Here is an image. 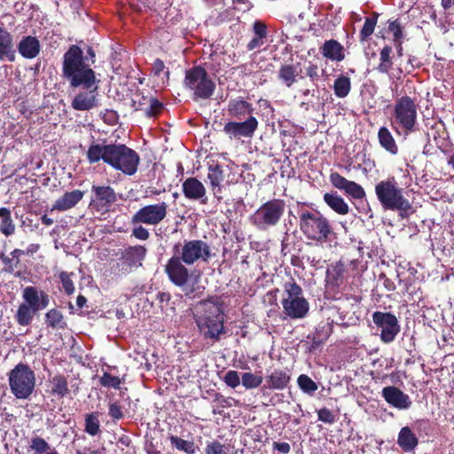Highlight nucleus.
Listing matches in <instances>:
<instances>
[{"label": "nucleus", "instance_id": "nucleus-8", "mask_svg": "<svg viewBox=\"0 0 454 454\" xmlns=\"http://www.w3.org/2000/svg\"><path fill=\"white\" fill-rule=\"evenodd\" d=\"M281 303L284 312L294 319L305 317L309 309V304L303 296L302 288L294 278L284 284Z\"/></svg>", "mask_w": 454, "mask_h": 454}, {"label": "nucleus", "instance_id": "nucleus-3", "mask_svg": "<svg viewBox=\"0 0 454 454\" xmlns=\"http://www.w3.org/2000/svg\"><path fill=\"white\" fill-rule=\"evenodd\" d=\"M418 108L416 98L403 95L395 99L391 126L396 134L407 137L417 131Z\"/></svg>", "mask_w": 454, "mask_h": 454}, {"label": "nucleus", "instance_id": "nucleus-43", "mask_svg": "<svg viewBox=\"0 0 454 454\" xmlns=\"http://www.w3.org/2000/svg\"><path fill=\"white\" fill-rule=\"evenodd\" d=\"M52 449L45 439L38 435L33 436L29 441L28 450H32L34 454H45Z\"/></svg>", "mask_w": 454, "mask_h": 454}, {"label": "nucleus", "instance_id": "nucleus-38", "mask_svg": "<svg viewBox=\"0 0 454 454\" xmlns=\"http://www.w3.org/2000/svg\"><path fill=\"white\" fill-rule=\"evenodd\" d=\"M392 47L385 45L380 51V63L376 70L380 74H387L393 67Z\"/></svg>", "mask_w": 454, "mask_h": 454}, {"label": "nucleus", "instance_id": "nucleus-50", "mask_svg": "<svg viewBox=\"0 0 454 454\" xmlns=\"http://www.w3.org/2000/svg\"><path fill=\"white\" fill-rule=\"evenodd\" d=\"M318 420L326 424H334L337 420V416L328 408L324 407L317 411Z\"/></svg>", "mask_w": 454, "mask_h": 454}, {"label": "nucleus", "instance_id": "nucleus-62", "mask_svg": "<svg viewBox=\"0 0 454 454\" xmlns=\"http://www.w3.org/2000/svg\"><path fill=\"white\" fill-rule=\"evenodd\" d=\"M40 244H30L27 247V250L25 251V254L27 255H29V256H32L34 254H35L36 252H38V250L40 249Z\"/></svg>", "mask_w": 454, "mask_h": 454}, {"label": "nucleus", "instance_id": "nucleus-20", "mask_svg": "<svg viewBox=\"0 0 454 454\" xmlns=\"http://www.w3.org/2000/svg\"><path fill=\"white\" fill-rule=\"evenodd\" d=\"M332 185L340 191H343L347 196L355 200H363L366 193L364 189L359 184L348 180L338 172H332L329 176Z\"/></svg>", "mask_w": 454, "mask_h": 454}, {"label": "nucleus", "instance_id": "nucleus-29", "mask_svg": "<svg viewBox=\"0 0 454 454\" xmlns=\"http://www.w3.org/2000/svg\"><path fill=\"white\" fill-rule=\"evenodd\" d=\"M397 444L404 452H411L419 445V439L411 428L406 426L398 433Z\"/></svg>", "mask_w": 454, "mask_h": 454}, {"label": "nucleus", "instance_id": "nucleus-44", "mask_svg": "<svg viewBox=\"0 0 454 454\" xmlns=\"http://www.w3.org/2000/svg\"><path fill=\"white\" fill-rule=\"evenodd\" d=\"M124 381V379H121L118 376H114L108 372H103L102 376L99 377L98 382L100 386L107 388L120 389L121 385Z\"/></svg>", "mask_w": 454, "mask_h": 454}, {"label": "nucleus", "instance_id": "nucleus-4", "mask_svg": "<svg viewBox=\"0 0 454 454\" xmlns=\"http://www.w3.org/2000/svg\"><path fill=\"white\" fill-rule=\"evenodd\" d=\"M22 302L19 304L14 319L20 326H28L35 317L50 304L51 297L43 290L28 286L22 289Z\"/></svg>", "mask_w": 454, "mask_h": 454}, {"label": "nucleus", "instance_id": "nucleus-35", "mask_svg": "<svg viewBox=\"0 0 454 454\" xmlns=\"http://www.w3.org/2000/svg\"><path fill=\"white\" fill-rule=\"evenodd\" d=\"M44 325L48 328L55 330L65 329L67 327V322L63 313L56 308H52L45 313Z\"/></svg>", "mask_w": 454, "mask_h": 454}, {"label": "nucleus", "instance_id": "nucleus-33", "mask_svg": "<svg viewBox=\"0 0 454 454\" xmlns=\"http://www.w3.org/2000/svg\"><path fill=\"white\" fill-rule=\"evenodd\" d=\"M50 394L59 398H63L69 394L68 382L67 377L63 374H57L49 380Z\"/></svg>", "mask_w": 454, "mask_h": 454}, {"label": "nucleus", "instance_id": "nucleus-23", "mask_svg": "<svg viewBox=\"0 0 454 454\" xmlns=\"http://www.w3.org/2000/svg\"><path fill=\"white\" fill-rule=\"evenodd\" d=\"M98 82L96 80V83L90 89H86V91H82L74 98L71 105L74 110L88 111L98 106L97 90Z\"/></svg>", "mask_w": 454, "mask_h": 454}, {"label": "nucleus", "instance_id": "nucleus-21", "mask_svg": "<svg viewBox=\"0 0 454 454\" xmlns=\"http://www.w3.org/2000/svg\"><path fill=\"white\" fill-rule=\"evenodd\" d=\"M182 191L187 200H199L202 205L208 203L206 187L196 177L185 179L182 184Z\"/></svg>", "mask_w": 454, "mask_h": 454}, {"label": "nucleus", "instance_id": "nucleus-12", "mask_svg": "<svg viewBox=\"0 0 454 454\" xmlns=\"http://www.w3.org/2000/svg\"><path fill=\"white\" fill-rule=\"evenodd\" d=\"M140 163L139 154L123 144H112L108 165L127 176L137 173Z\"/></svg>", "mask_w": 454, "mask_h": 454}, {"label": "nucleus", "instance_id": "nucleus-31", "mask_svg": "<svg viewBox=\"0 0 454 454\" xmlns=\"http://www.w3.org/2000/svg\"><path fill=\"white\" fill-rule=\"evenodd\" d=\"M290 380L291 377L286 371L277 369L266 377L264 387L282 390L287 387Z\"/></svg>", "mask_w": 454, "mask_h": 454}, {"label": "nucleus", "instance_id": "nucleus-13", "mask_svg": "<svg viewBox=\"0 0 454 454\" xmlns=\"http://www.w3.org/2000/svg\"><path fill=\"white\" fill-rule=\"evenodd\" d=\"M168 208V205L165 201L144 206L132 215L131 223L158 225L167 217Z\"/></svg>", "mask_w": 454, "mask_h": 454}, {"label": "nucleus", "instance_id": "nucleus-17", "mask_svg": "<svg viewBox=\"0 0 454 454\" xmlns=\"http://www.w3.org/2000/svg\"><path fill=\"white\" fill-rule=\"evenodd\" d=\"M147 254V248L143 245L129 246L121 253V272L129 273L133 269L139 268Z\"/></svg>", "mask_w": 454, "mask_h": 454}, {"label": "nucleus", "instance_id": "nucleus-1", "mask_svg": "<svg viewBox=\"0 0 454 454\" xmlns=\"http://www.w3.org/2000/svg\"><path fill=\"white\" fill-rule=\"evenodd\" d=\"M96 61V53L91 46H87L86 56L82 49L71 45L63 56V76L67 78L71 87L90 89L96 83V74L90 66Z\"/></svg>", "mask_w": 454, "mask_h": 454}, {"label": "nucleus", "instance_id": "nucleus-36", "mask_svg": "<svg viewBox=\"0 0 454 454\" xmlns=\"http://www.w3.org/2000/svg\"><path fill=\"white\" fill-rule=\"evenodd\" d=\"M299 71L293 64H284L279 67L278 78L288 88L297 82Z\"/></svg>", "mask_w": 454, "mask_h": 454}, {"label": "nucleus", "instance_id": "nucleus-48", "mask_svg": "<svg viewBox=\"0 0 454 454\" xmlns=\"http://www.w3.org/2000/svg\"><path fill=\"white\" fill-rule=\"evenodd\" d=\"M74 274L73 272L68 273L67 271H61L59 273V279H60V282L62 284L64 292L67 295H71L74 292V282H73V280L71 278V277L74 276Z\"/></svg>", "mask_w": 454, "mask_h": 454}, {"label": "nucleus", "instance_id": "nucleus-5", "mask_svg": "<svg viewBox=\"0 0 454 454\" xmlns=\"http://www.w3.org/2000/svg\"><path fill=\"white\" fill-rule=\"evenodd\" d=\"M195 322L204 339L219 341L225 333L224 314L220 305L212 301H204L200 306Z\"/></svg>", "mask_w": 454, "mask_h": 454}, {"label": "nucleus", "instance_id": "nucleus-51", "mask_svg": "<svg viewBox=\"0 0 454 454\" xmlns=\"http://www.w3.org/2000/svg\"><path fill=\"white\" fill-rule=\"evenodd\" d=\"M224 383L232 388L237 387L240 384V377L237 371H228L223 378Z\"/></svg>", "mask_w": 454, "mask_h": 454}, {"label": "nucleus", "instance_id": "nucleus-9", "mask_svg": "<svg viewBox=\"0 0 454 454\" xmlns=\"http://www.w3.org/2000/svg\"><path fill=\"white\" fill-rule=\"evenodd\" d=\"M286 210V202L281 199H272L262 203L250 216L251 223L260 231L277 226Z\"/></svg>", "mask_w": 454, "mask_h": 454}, {"label": "nucleus", "instance_id": "nucleus-18", "mask_svg": "<svg viewBox=\"0 0 454 454\" xmlns=\"http://www.w3.org/2000/svg\"><path fill=\"white\" fill-rule=\"evenodd\" d=\"M259 122L254 116H249L243 121H228L223 126V132L230 138L247 137L251 138L256 129Z\"/></svg>", "mask_w": 454, "mask_h": 454}, {"label": "nucleus", "instance_id": "nucleus-46", "mask_svg": "<svg viewBox=\"0 0 454 454\" xmlns=\"http://www.w3.org/2000/svg\"><path fill=\"white\" fill-rule=\"evenodd\" d=\"M263 381L261 375H256L252 372H244L241 376V383L247 389L256 388Z\"/></svg>", "mask_w": 454, "mask_h": 454}, {"label": "nucleus", "instance_id": "nucleus-60", "mask_svg": "<svg viewBox=\"0 0 454 454\" xmlns=\"http://www.w3.org/2000/svg\"><path fill=\"white\" fill-rule=\"evenodd\" d=\"M25 254V250H21L19 248H15L11 252L12 258L13 259V262H15V267H18L20 264V257L21 255Z\"/></svg>", "mask_w": 454, "mask_h": 454}, {"label": "nucleus", "instance_id": "nucleus-64", "mask_svg": "<svg viewBox=\"0 0 454 454\" xmlns=\"http://www.w3.org/2000/svg\"><path fill=\"white\" fill-rule=\"evenodd\" d=\"M408 63L411 66L412 68H419L422 66V63L415 56H410Z\"/></svg>", "mask_w": 454, "mask_h": 454}, {"label": "nucleus", "instance_id": "nucleus-25", "mask_svg": "<svg viewBox=\"0 0 454 454\" xmlns=\"http://www.w3.org/2000/svg\"><path fill=\"white\" fill-rule=\"evenodd\" d=\"M85 192L81 190H74L66 192L60 196L52 205L51 211L57 210L59 212L67 211L74 207L83 198Z\"/></svg>", "mask_w": 454, "mask_h": 454}, {"label": "nucleus", "instance_id": "nucleus-42", "mask_svg": "<svg viewBox=\"0 0 454 454\" xmlns=\"http://www.w3.org/2000/svg\"><path fill=\"white\" fill-rule=\"evenodd\" d=\"M168 440L173 447L186 454H194L196 451V446L193 441L184 440L172 434L168 436Z\"/></svg>", "mask_w": 454, "mask_h": 454}, {"label": "nucleus", "instance_id": "nucleus-26", "mask_svg": "<svg viewBox=\"0 0 454 454\" xmlns=\"http://www.w3.org/2000/svg\"><path fill=\"white\" fill-rule=\"evenodd\" d=\"M17 50L24 59H33L39 55L41 43L35 36L26 35L17 44Z\"/></svg>", "mask_w": 454, "mask_h": 454}, {"label": "nucleus", "instance_id": "nucleus-55", "mask_svg": "<svg viewBox=\"0 0 454 454\" xmlns=\"http://www.w3.org/2000/svg\"><path fill=\"white\" fill-rule=\"evenodd\" d=\"M253 30L255 34V36L260 38H266L267 37V26L265 23H263L261 20H256L254 22L253 25Z\"/></svg>", "mask_w": 454, "mask_h": 454}, {"label": "nucleus", "instance_id": "nucleus-10", "mask_svg": "<svg viewBox=\"0 0 454 454\" xmlns=\"http://www.w3.org/2000/svg\"><path fill=\"white\" fill-rule=\"evenodd\" d=\"M184 83L185 88L193 91L194 101L210 98L215 90V83L201 66H194L186 70Z\"/></svg>", "mask_w": 454, "mask_h": 454}, {"label": "nucleus", "instance_id": "nucleus-57", "mask_svg": "<svg viewBox=\"0 0 454 454\" xmlns=\"http://www.w3.org/2000/svg\"><path fill=\"white\" fill-rule=\"evenodd\" d=\"M165 69V64L160 59H156L153 64L152 72L155 76H160L162 71Z\"/></svg>", "mask_w": 454, "mask_h": 454}, {"label": "nucleus", "instance_id": "nucleus-28", "mask_svg": "<svg viewBox=\"0 0 454 454\" xmlns=\"http://www.w3.org/2000/svg\"><path fill=\"white\" fill-rule=\"evenodd\" d=\"M344 47L336 40H326L320 47L322 55L333 61H341L345 58Z\"/></svg>", "mask_w": 454, "mask_h": 454}, {"label": "nucleus", "instance_id": "nucleus-24", "mask_svg": "<svg viewBox=\"0 0 454 454\" xmlns=\"http://www.w3.org/2000/svg\"><path fill=\"white\" fill-rule=\"evenodd\" d=\"M227 111L231 118L241 121L253 116L254 108L251 103L242 98H237L229 101Z\"/></svg>", "mask_w": 454, "mask_h": 454}, {"label": "nucleus", "instance_id": "nucleus-2", "mask_svg": "<svg viewBox=\"0 0 454 454\" xmlns=\"http://www.w3.org/2000/svg\"><path fill=\"white\" fill-rule=\"evenodd\" d=\"M375 194L385 210L398 211L403 217L414 212L395 176H388L377 183Z\"/></svg>", "mask_w": 454, "mask_h": 454}, {"label": "nucleus", "instance_id": "nucleus-14", "mask_svg": "<svg viewBox=\"0 0 454 454\" xmlns=\"http://www.w3.org/2000/svg\"><path fill=\"white\" fill-rule=\"evenodd\" d=\"M372 321L378 328L381 329L380 340L384 343L394 341L400 332L397 317L390 312L375 311L372 313Z\"/></svg>", "mask_w": 454, "mask_h": 454}, {"label": "nucleus", "instance_id": "nucleus-58", "mask_svg": "<svg viewBox=\"0 0 454 454\" xmlns=\"http://www.w3.org/2000/svg\"><path fill=\"white\" fill-rule=\"evenodd\" d=\"M273 448H274V450H277L278 451H279L280 453H283V454H288L291 450L290 444L286 442H274Z\"/></svg>", "mask_w": 454, "mask_h": 454}, {"label": "nucleus", "instance_id": "nucleus-53", "mask_svg": "<svg viewBox=\"0 0 454 454\" xmlns=\"http://www.w3.org/2000/svg\"><path fill=\"white\" fill-rule=\"evenodd\" d=\"M306 75L310 79V81L315 83L320 78L319 68L317 65L309 62V65L305 67Z\"/></svg>", "mask_w": 454, "mask_h": 454}, {"label": "nucleus", "instance_id": "nucleus-59", "mask_svg": "<svg viewBox=\"0 0 454 454\" xmlns=\"http://www.w3.org/2000/svg\"><path fill=\"white\" fill-rule=\"evenodd\" d=\"M263 44V39L260 37H254L247 45L248 51H253L256 48L261 47Z\"/></svg>", "mask_w": 454, "mask_h": 454}, {"label": "nucleus", "instance_id": "nucleus-37", "mask_svg": "<svg viewBox=\"0 0 454 454\" xmlns=\"http://www.w3.org/2000/svg\"><path fill=\"white\" fill-rule=\"evenodd\" d=\"M207 178L210 182L212 192L216 194L222 192L221 183L224 179L223 170L220 164L209 165Z\"/></svg>", "mask_w": 454, "mask_h": 454}, {"label": "nucleus", "instance_id": "nucleus-40", "mask_svg": "<svg viewBox=\"0 0 454 454\" xmlns=\"http://www.w3.org/2000/svg\"><path fill=\"white\" fill-rule=\"evenodd\" d=\"M351 90L350 78L346 75L338 76L333 82V91L337 98H346Z\"/></svg>", "mask_w": 454, "mask_h": 454}, {"label": "nucleus", "instance_id": "nucleus-6", "mask_svg": "<svg viewBox=\"0 0 454 454\" xmlns=\"http://www.w3.org/2000/svg\"><path fill=\"white\" fill-rule=\"evenodd\" d=\"M299 228L307 239L326 243L333 235V228L328 218L319 211L303 210L299 214Z\"/></svg>", "mask_w": 454, "mask_h": 454}, {"label": "nucleus", "instance_id": "nucleus-54", "mask_svg": "<svg viewBox=\"0 0 454 454\" xmlns=\"http://www.w3.org/2000/svg\"><path fill=\"white\" fill-rule=\"evenodd\" d=\"M388 29L393 33L394 42H399L400 40H402L403 36V28L398 20L391 21L388 25Z\"/></svg>", "mask_w": 454, "mask_h": 454}, {"label": "nucleus", "instance_id": "nucleus-15", "mask_svg": "<svg viewBox=\"0 0 454 454\" xmlns=\"http://www.w3.org/2000/svg\"><path fill=\"white\" fill-rule=\"evenodd\" d=\"M131 106L135 111H144L148 118L157 117L164 109L163 103L152 97L149 93L145 94L140 90H137L133 95Z\"/></svg>", "mask_w": 454, "mask_h": 454}, {"label": "nucleus", "instance_id": "nucleus-52", "mask_svg": "<svg viewBox=\"0 0 454 454\" xmlns=\"http://www.w3.org/2000/svg\"><path fill=\"white\" fill-rule=\"evenodd\" d=\"M142 224L143 223L136 224L137 226L132 229L131 237L136 239L145 241L150 238V232Z\"/></svg>", "mask_w": 454, "mask_h": 454}, {"label": "nucleus", "instance_id": "nucleus-49", "mask_svg": "<svg viewBox=\"0 0 454 454\" xmlns=\"http://www.w3.org/2000/svg\"><path fill=\"white\" fill-rule=\"evenodd\" d=\"M108 415L114 421H118L124 418L122 406L119 402H112L108 403Z\"/></svg>", "mask_w": 454, "mask_h": 454}, {"label": "nucleus", "instance_id": "nucleus-61", "mask_svg": "<svg viewBox=\"0 0 454 454\" xmlns=\"http://www.w3.org/2000/svg\"><path fill=\"white\" fill-rule=\"evenodd\" d=\"M74 454H100L98 450H92L90 447H83L81 449H77Z\"/></svg>", "mask_w": 454, "mask_h": 454}, {"label": "nucleus", "instance_id": "nucleus-47", "mask_svg": "<svg viewBox=\"0 0 454 454\" xmlns=\"http://www.w3.org/2000/svg\"><path fill=\"white\" fill-rule=\"evenodd\" d=\"M299 387L309 395L314 394L317 390V385L306 374H301L297 379Z\"/></svg>", "mask_w": 454, "mask_h": 454}, {"label": "nucleus", "instance_id": "nucleus-11", "mask_svg": "<svg viewBox=\"0 0 454 454\" xmlns=\"http://www.w3.org/2000/svg\"><path fill=\"white\" fill-rule=\"evenodd\" d=\"M172 254L179 257L187 265H193L199 261L207 262L212 257L208 243L201 239H184L172 247Z\"/></svg>", "mask_w": 454, "mask_h": 454}, {"label": "nucleus", "instance_id": "nucleus-39", "mask_svg": "<svg viewBox=\"0 0 454 454\" xmlns=\"http://www.w3.org/2000/svg\"><path fill=\"white\" fill-rule=\"evenodd\" d=\"M0 231L8 237L15 232V224L12 218L11 210L7 207H0Z\"/></svg>", "mask_w": 454, "mask_h": 454}, {"label": "nucleus", "instance_id": "nucleus-22", "mask_svg": "<svg viewBox=\"0 0 454 454\" xmlns=\"http://www.w3.org/2000/svg\"><path fill=\"white\" fill-rule=\"evenodd\" d=\"M381 395L388 404L398 410H407L412 404L410 396L395 386L385 387Z\"/></svg>", "mask_w": 454, "mask_h": 454}, {"label": "nucleus", "instance_id": "nucleus-30", "mask_svg": "<svg viewBox=\"0 0 454 454\" xmlns=\"http://www.w3.org/2000/svg\"><path fill=\"white\" fill-rule=\"evenodd\" d=\"M323 200L325 203L336 214L345 215L349 213V206L336 192L325 193Z\"/></svg>", "mask_w": 454, "mask_h": 454}, {"label": "nucleus", "instance_id": "nucleus-19", "mask_svg": "<svg viewBox=\"0 0 454 454\" xmlns=\"http://www.w3.org/2000/svg\"><path fill=\"white\" fill-rule=\"evenodd\" d=\"M91 191L94 194L90 200V207L98 212L107 211L117 200L114 188L109 185L93 184Z\"/></svg>", "mask_w": 454, "mask_h": 454}, {"label": "nucleus", "instance_id": "nucleus-7", "mask_svg": "<svg viewBox=\"0 0 454 454\" xmlns=\"http://www.w3.org/2000/svg\"><path fill=\"white\" fill-rule=\"evenodd\" d=\"M8 382L17 399H28L35 387V373L28 364L19 363L9 372Z\"/></svg>", "mask_w": 454, "mask_h": 454}, {"label": "nucleus", "instance_id": "nucleus-56", "mask_svg": "<svg viewBox=\"0 0 454 454\" xmlns=\"http://www.w3.org/2000/svg\"><path fill=\"white\" fill-rule=\"evenodd\" d=\"M0 260L4 263V270L8 273H12L15 270V262L12 258L5 255L4 253L0 254Z\"/></svg>", "mask_w": 454, "mask_h": 454}, {"label": "nucleus", "instance_id": "nucleus-27", "mask_svg": "<svg viewBox=\"0 0 454 454\" xmlns=\"http://www.w3.org/2000/svg\"><path fill=\"white\" fill-rule=\"evenodd\" d=\"M111 150L112 144L100 145L93 143L87 151L88 161L90 164H94L102 160L105 163L108 164Z\"/></svg>", "mask_w": 454, "mask_h": 454}, {"label": "nucleus", "instance_id": "nucleus-41", "mask_svg": "<svg viewBox=\"0 0 454 454\" xmlns=\"http://www.w3.org/2000/svg\"><path fill=\"white\" fill-rule=\"evenodd\" d=\"M84 431L90 436H96L101 433L98 412H90L85 415Z\"/></svg>", "mask_w": 454, "mask_h": 454}, {"label": "nucleus", "instance_id": "nucleus-45", "mask_svg": "<svg viewBox=\"0 0 454 454\" xmlns=\"http://www.w3.org/2000/svg\"><path fill=\"white\" fill-rule=\"evenodd\" d=\"M378 13L374 12L372 16L365 18L364 24L360 31V41H366L372 34L377 24Z\"/></svg>", "mask_w": 454, "mask_h": 454}, {"label": "nucleus", "instance_id": "nucleus-34", "mask_svg": "<svg viewBox=\"0 0 454 454\" xmlns=\"http://www.w3.org/2000/svg\"><path fill=\"white\" fill-rule=\"evenodd\" d=\"M378 139L380 146L384 148L387 152H388L392 155L397 154L398 145L393 135L387 127L382 126L379 129Z\"/></svg>", "mask_w": 454, "mask_h": 454}, {"label": "nucleus", "instance_id": "nucleus-16", "mask_svg": "<svg viewBox=\"0 0 454 454\" xmlns=\"http://www.w3.org/2000/svg\"><path fill=\"white\" fill-rule=\"evenodd\" d=\"M186 266L188 265L182 259L172 254L164 266V272L173 285L183 287L190 278V272Z\"/></svg>", "mask_w": 454, "mask_h": 454}, {"label": "nucleus", "instance_id": "nucleus-32", "mask_svg": "<svg viewBox=\"0 0 454 454\" xmlns=\"http://www.w3.org/2000/svg\"><path fill=\"white\" fill-rule=\"evenodd\" d=\"M4 59H7L10 62H13L16 59L13 38L10 32L0 34V60Z\"/></svg>", "mask_w": 454, "mask_h": 454}, {"label": "nucleus", "instance_id": "nucleus-63", "mask_svg": "<svg viewBox=\"0 0 454 454\" xmlns=\"http://www.w3.org/2000/svg\"><path fill=\"white\" fill-rule=\"evenodd\" d=\"M116 119H117L116 112H114L113 110H106V113L105 114V121H108L109 123H111V122L114 123Z\"/></svg>", "mask_w": 454, "mask_h": 454}]
</instances>
